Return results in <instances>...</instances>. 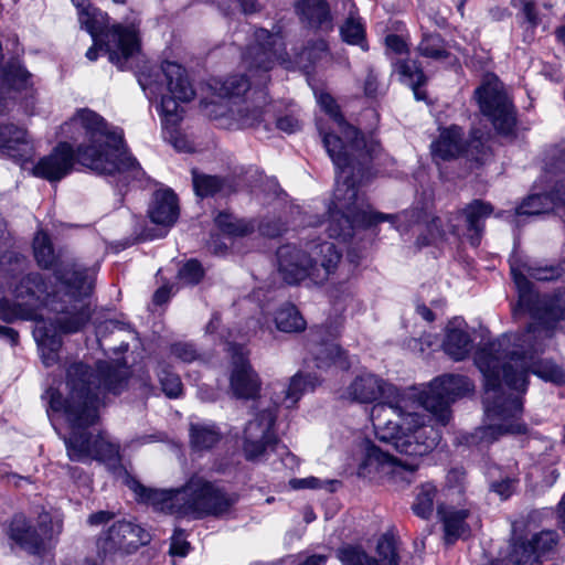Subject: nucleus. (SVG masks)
<instances>
[{
	"instance_id": "41",
	"label": "nucleus",
	"mask_w": 565,
	"mask_h": 565,
	"mask_svg": "<svg viewBox=\"0 0 565 565\" xmlns=\"http://www.w3.org/2000/svg\"><path fill=\"white\" fill-rule=\"evenodd\" d=\"M342 40L348 44L360 45L363 50L366 49L364 43V29L362 23L349 17L340 29Z\"/></svg>"
},
{
	"instance_id": "24",
	"label": "nucleus",
	"mask_w": 565,
	"mask_h": 565,
	"mask_svg": "<svg viewBox=\"0 0 565 565\" xmlns=\"http://www.w3.org/2000/svg\"><path fill=\"white\" fill-rule=\"evenodd\" d=\"M0 152L17 161H26L33 154V146L26 131L14 125H0Z\"/></svg>"
},
{
	"instance_id": "55",
	"label": "nucleus",
	"mask_w": 565,
	"mask_h": 565,
	"mask_svg": "<svg viewBox=\"0 0 565 565\" xmlns=\"http://www.w3.org/2000/svg\"><path fill=\"white\" fill-rule=\"evenodd\" d=\"M466 479V472L461 468L451 469L447 475L448 483L461 488Z\"/></svg>"
},
{
	"instance_id": "5",
	"label": "nucleus",
	"mask_w": 565,
	"mask_h": 565,
	"mask_svg": "<svg viewBox=\"0 0 565 565\" xmlns=\"http://www.w3.org/2000/svg\"><path fill=\"white\" fill-rule=\"evenodd\" d=\"M341 398L360 404L373 403L371 420L376 437L399 454L422 457L439 443L440 434L414 411L415 401L392 383L371 372H361L343 388Z\"/></svg>"
},
{
	"instance_id": "1",
	"label": "nucleus",
	"mask_w": 565,
	"mask_h": 565,
	"mask_svg": "<svg viewBox=\"0 0 565 565\" xmlns=\"http://www.w3.org/2000/svg\"><path fill=\"white\" fill-rule=\"evenodd\" d=\"M555 327L534 321L523 332L504 334L477 350L475 363L484 377L486 425L470 435L468 444L489 445L504 434L527 433L521 420L522 401L518 396H503L501 385L524 392L530 372L545 381L565 382L562 367L552 361L539 360Z\"/></svg>"
},
{
	"instance_id": "6",
	"label": "nucleus",
	"mask_w": 565,
	"mask_h": 565,
	"mask_svg": "<svg viewBox=\"0 0 565 565\" xmlns=\"http://www.w3.org/2000/svg\"><path fill=\"white\" fill-rule=\"evenodd\" d=\"M33 253L40 267L54 268L61 301L73 303L75 317L68 318V313L73 315L72 310H63L62 328L68 332L79 331L92 316L88 297L94 288L95 270L70 257L62 249L56 253L49 235L43 231L34 236Z\"/></svg>"
},
{
	"instance_id": "13",
	"label": "nucleus",
	"mask_w": 565,
	"mask_h": 565,
	"mask_svg": "<svg viewBox=\"0 0 565 565\" xmlns=\"http://www.w3.org/2000/svg\"><path fill=\"white\" fill-rule=\"evenodd\" d=\"M278 270L288 284L308 278L322 285L333 275L341 260V253L331 242H310L306 250L295 245H284L277 250Z\"/></svg>"
},
{
	"instance_id": "2",
	"label": "nucleus",
	"mask_w": 565,
	"mask_h": 565,
	"mask_svg": "<svg viewBox=\"0 0 565 565\" xmlns=\"http://www.w3.org/2000/svg\"><path fill=\"white\" fill-rule=\"evenodd\" d=\"M320 107L332 121V131L323 132L319 125L324 148L337 168L335 189L326 232L330 238L347 241L355 228L369 227L388 221L401 230L403 225L417 222L419 213L405 211L399 214L373 212L363 194L356 188L355 171L362 172L369 161L376 156L380 146L375 141L366 142L359 131L349 125L338 109V105L328 93L316 95Z\"/></svg>"
},
{
	"instance_id": "51",
	"label": "nucleus",
	"mask_w": 565,
	"mask_h": 565,
	"mask_svg": "<svg viewBox=\"0 0 565 565\" xmlns=\"http://www.w3.org/2000/svg\"><path fill=\"white\" fill-rule=\"evenodd\" d=\"M289 483L292 489H318L322 487V481L316 477L291 479Z\"/></svg>"
},
{
	"instance_id": "52",
	"label": "nucleus",
	"mask_w": 565,
	"mask_h": 565,
	"mask_svg": "<svg viewBox=\"0 0 565 565\" xmlns=\"http://www.w3.org/2000/svg\"><path fill=\"white\" fill-rule=\"evenodd\" d=\"M277 127L287 134H294L300 129V121L294 116H284L277 119Z\"/></svg>"
},
{
	"instance_id": "11",
	"label": "nucleus",
	"mask_w": 565,
	"mask_h": 565,
	"mask_svg": "<svg viewBox=\"0 0 565 565\" xmlns=\"http://www.w3.org/2000/svg\"><path fill=\"white\" fill-rule=\"evenodd\" d=\"M511 275L519 290V307L529 311L534 321L548 326L565 319V291L539 297L532 290L530 279L550 281L564 274L562 265L539 266L513 258L510 262Z\"/></svg>"
},
{
	"instance_id": "20",
	"label": "nucleus",
	"mask_w": 565,
	"mask_h": 565,
	"mask_svg": "<svg viewBox=\"0 0 565 565\" xmlns=\"http://www.w3.org/2000/svg\"><path fill=\"white\" fill-rule=\"evenodd\" d=\"M227 352L232 356L231 391L237 398H254L260 388L258 375L252 369L247 352L242 344L228 342Z\"/></svg>"
},
{
	"instance_id": "31",
	"label": "nucleus",
	"mask_w": 565,
	"mask_h": 565,
	"mask_svg": "<svg viewBox=\"0 0 565 565\" xmlns=\"http://www.w3.org/2000/svg\"><path fill=\"white\" fill-rule=\"evenodd\" d=\"M192 175L193 188L198 196L205 198L216 193L227 195L235 191L233 183L228 180L215 175L201 174L196 171H192Z\"/></svg>"
},
{
	"instance_id": "27",
	"label": "nucleus",
	"mask_w": 565,
	"mask_h": 565,
	"mask_svg": "<svg viewBox=\"0 0 565 565\" xmlns=\"http://www.w3.org/2000/svg\"><path fill=\"white\" fill-rule=\"evenodd\" d=\"M471 338L467 331V324L459 319L450 321L446 328L443 348L455 361H461L468 356L472 348Z\"/></svg>"
},
{
	"instance_id": "30",
	"label": "nucleus",
	"mask_w": 565,
	"mask_h": 565,
	"mask_svg": "<svg viewBox=\"0 0 565 565\" xmlns=\"http://www.w3.org/2000/svg\"><path fill=\"white\" fill-rule=\"evenodd\" d=\"M9 536L22 548L38 553L43 545V539L32 527L23 515H15L9 527Z\"/></svg>"
},
{
	"instance_id": "40",
	"label": "nucleus",
	"mask_w": 565,
	"mask_h": 565,
	"mask_svg": "<svg viewBox=\"0 0 565 565\" xmlns=\"http://www.w3.org/2000/svg\"><path fill=\"white\" fill-rule=\"evenodd\" d=\"M162 391L170 398L179 397L182 393V382L164 363H160L157 371Z\"/></svg>"
},
{
	"instance_id": "49",
	"label": "nucleus",
	"mask_w": 565,
	"mask_h": 565,
	"mask_svg": "<svg viewBox=\"0 0 565 565\" xmlns=\"http://www.w3.org/2000/svg\"><path fill=\"white\" fill-rule=\"evenodd\" d=\"M512 6L522 10L525 20L532 25L539 24V15L535 10L534 0H512Z\"/></svg>"
},
{
	"instance_id": "10",
	"label": "nucleus",
	"mask_w": 565,
	"mask_h": 565,
	"mask_svg": "<svg viewBox=\"0 0 565 565\" xmlns=\"http://www.w3.org/2000/svg\"><path fill=\"white\" fill-rule=\"evenodd\" d=\"M138 82L145 92L149 90V98L160 94L162 86L166 85L169 94L162 95L160 103L162 126L168 130L169 140L177 150L191 151L190 141L175 130L183 117L180 103H188L195 95L185 70L177 63L164 62L156 74H141Z\"/></svg>"
},
{
	"instance_id": "60",
	"label": "nucleus",
	"mask_w": 565,
	"mask_h": 565,
	"mask_svg": "<svg viewBox=\"0 0 565 565\" xmlns=\"http://www.w3.org/2000/svg\"><path fill=\"white\" fill-rule=\"evenodd\" d=\"M417 312L418 315L425 319L426 321L428 322H431L435 320V315L433 313V311L426 307L425 305H420V306H417Z\"/></svg>"
},
{
	"instance_id": "22",
	"label": "nucleus",
	"mask_w": 565,
	"mask_h": 565,
	"mask_svg": "<svg viewBox=\"0 0 565 565\" xmlns=\"http://www.w3.org/2000/svg\"><path fill=\"white\" fill-rule=\"evenodd\" d=\"M377 558L369 556L359 547L347 546L338 552L343 565H397L395 544L390 537H382L376 546Z\"/></svg>"
},
{
	"instance_id": "56",
	"label": "nucleus",
	"mask_w": 565,
	"mask_h": 565,
	"mask_svg": "<svg viewBox=\"0 0 565 565\" xmlns=\"http://www.w3.org/2000/svg\"><path fill=\"white\" fill-rule=\"evenodd\" d=\"M113 518V514L106 511H98L93 513L88 518V523L90 525H99L108 522Z\"/></svg>"
},
{
	"instance_id": "23",
	"label": "nucleus",
	"mask_w": 565,
	"mask_h": 565,
	"mask_svg": "<svg viewBox=\"0 0 565 565\" xmlns=\"http://www.w3.org/2000/svg\"><path fill=\"white\" fill-rule=\"evenodd\" d=\"M149 534L140 526L127 521L114 523L103 539L105 550L113 548H137L149 541Z\"/></svg>"
},
{
	"instance_id": "12",
	"label": "nucleus",
	"mask_w": 565,
	"mask_h": 565,
	"mask_svg": "<svg viewBox=\"0 0 565 565\" xmlns=\"http://www.w3.org/2000/svg\"><path fill=\"white\" fill-rule=\"evenodd\" d=\"M318 384L317 376H305L297 373L291 377L289 385L276 394L274 406L262 409L253 420L248 422L244 430L243 444V452L247 460H263L268 451L274 450L278 444L274 430L277 405L281 404L287 408L294 407L305 392L313 390Z\"/></svg>"
},
{
	"instance_id": "62",
	"label": "nucleus",
	"mask_w": 565,
	"mask_h": 565,
	"mask_svg": "<svg viewBox=\"0 0 565 565\" xmlns=\"http://www.w3.org/2000/svg\"><path fill=\"white\" fill-rule=\"evenodd\" d=\"M327 557L323 555H312L308 557L301 565H324Z\"/></svg>"
},
{
	"instance_id": "35",
	"label": "nucleus",
	"mask_w": 565,
	"mask_h": 565,
	"mask_svg": "<svg viewBox=\"0 0 565 565\" xmlns=\"http://www.w3.org/2000/svg\"><path fill=\"white\" fill-rule=\"evenodd\" d=\"M191 445L198 450L212 448L220 441L221 433L214 425L192 424L190 428Z\"/></svg>"
},
{
	"instance_id": "64",
	"label": "nucleus",
	"mask_w": 565,
	"mask_h": 565,
	"mask_svg": "<svg viewBox=\"0 0 565 565\" xmlns=\"http://www.w3.org/2000/svg\"><path fill=\"white\" fill-rule=\"evenodd\" d=\"M220 324V318L218 316H213L212 319L210 320L209 324L206 326V331L209 333H213L216 331L217 327Z\"/></svg>"
},
{
	"instance_id": "32",
	"label": "nucleus",
	"mask_w": 565,
	"mask_h": 565,
	"mask_svg": "<svg viewBox=\"0 0 565 565\" xmlns=\"http://www.w3.org/2000/svg\"><path fill=\"white\" fill-rule=\"evenodd\" d=\"M275 323L282 332H301L306 329L307 322L292 303H284L275 315Z\"/></svg>"
},
{
	"instance_id": "25",
	"label": "nucleus",
	"mask_w": 565,
	"mask_h": 565,
	"mask_svg": "<svg viewBox=\"0 0 565 565\" xmlns=\"http://www.w3.org/2000/svg\"><path fill=\"white\" fill-rule=\"evenodd\" d=\"M322 329H317L310 333L309 352L311 353L318 369H328L331 365H338L342 369L349 366V362L343 355L341 349L332 342H320Z\"/></svg>"
},
{
	"instance_id": "53",
	"label": "nucleus",
	"mask_w": 565,
	"mask_h": 565,
	"mask_svg": "<svg viewBox=\"0 0 565 565\" xmlns=\"http://www.w3.org/2000/svg\"><path fill=\"white\" fill-rule=\"evenodd\" d=\"M565 162V154L559 156L557 148L551 149L545 159V168L547 171H554L561 168V163Z\"/></svg>"
},
{
	"instance_id": "26",
	"label": "nucleus",
	"mask_w": 565,
	"mask_h": 565,
	"mask_svg": "<svg viewBox=\"0 0 565 565\" xmlns=\"http://www.w3.org/2000/svg\"><path fill=\"white\" fill-rule=\"evenodd\" d=\"M492 212V205L481 200H473L459 212V214L465 217L467 225L466 235L471 246H479L484 230L483 221L489 217Z\"/></svg>"
},
{
	"instance_id": "19",
	"label": "nucleus",
	"mask_w": 565,
	"mask_h": 565,
	"mask_svg": "<svg viewBox=\"0 0 565 565\" xmlns=\"http://www.w3.org/2000/svg\"><path fill=\"white\" fill-rule=\"evenodd\" d=\"M416 470L417 465L415 462L403 461L381 450L375 445H369L359 466L358 473L363 478L388 477L396 482L411 483Z\"/></svg>"
},
{
	"instance_id": "47",
	"label": "nucleus",
	"mask_w": 565,
	"mask_h": 565,
	"mask_svg": "<svg viewBox=\"0 0 565 565\" xmlns=\"http://www.w3.org/2000/svg\"><path fill=\"white\" fill-rule=\"evenodd\" d=\"M190 551V544L182 530H175L171 537L170 554L184 557Z\"/></svg>"
},
{
	"instance_id": "38",
	"label": "nucleus",
	"mask_w": 565,
	"mask_h": 565,
	"mask_svg": "<svg viewBox=\"0 0 565 565\" xmlns=\"http://www.w3.org/2000/svg\"><path fill=\"white\" fill-rule=\"evenodd\" d=\"M73 4L77 8L78 20L90 35H94L99 29V19L102 14L96 8L92 7L88 0H72Z\"/></svg>"
},
{
	"instance_id": "46",
	"label": "nucleus",
	"mask_w": 565,
	"mask_h": 565,
	"mask_svg": "<svg viewBox=\"0 0 565 565\" xmlns=\"http://www.w3.org/2000/svg\"><path fill=\"white\" fill-rule=\"evenodd\" d=\"M171 355L184 363H191L199 359L200 354L194 344L189 342H175L170 348Z\"/></svg>"
},
{
	"instance_id": "17",
	"label": "nucleus",
	"mask_w": 565,
	"mask_h": 565,
	"mask_svg": "<svg viewBox=\"0 0 565 565\" xmlns=\"http://www.w3.org/2000/svg\"><path fill=\"white\" fill-rule=\"evenodd\" d=\"M99 41L110 63L121 71L131 68L141 52L140 21L134 19L114 24Z\"/></svg>"
},
{
	"instance_id": "29",
	"label": "nucleus",
	"mask_w": 565,
	"mask_h": 565,
	"mask_svg": "<svg viewBox=\"0 0 565 565\" xmlns=\"http://www.w3.org/2000/svg\"><path fill=\"white\" fill-rule=\"evenodd\" d=\"M153 223L172 225L179 215L175 194L170 190L159 191L154 194L152 206L149 210Z\"/></svg>"
},
{
	"instance_id": "9",
	"label": "nucleus",
	"mask_w": 565,
	"mask_h": 565,
	"mask_svg": "<svg viewBox=\"0 0 565 565\" xmlns=\"http://www.w3.org/2000/svg\"><path fill=\"white\" fill-rule=\"evenodd\" d=\"M331 60L332 56L323 40L309 43L295 60H291L286 52L281 35L269 33L265 29L254 31V43L247 46L242 56L243 66L249 77L254 78L255 85H264L267 82V73L276 63L287 68L294 65L308 68L319 63H329Z\"/></svg>"
},
{
	"instance_id": "63",
	"label": "nucleus",
	"mask_w": 565,
	"mask_h": 565,
	"mask_svg": "<svg viewBox=\"0 0 565 565\" xmlns=\"http://www.w3.org/2000/svg\"><path fill=\"white\" fill-rule=\"evenodd\" d=\"M365 94L374 96L376 94V83L373 76H369L365 82Z\"/></svg>"
},
{
	"instance_id": "7",
	"label": "nucleus",
	"mask_w": 565,
	"mask_h": 565,
	"mask_svg": "<svg viewBox=\"0 0 565 565\" xmlns=\"http://www.w3.org/2000/svg\"><path fill=\"white\" fill-rule=\"evenodd\" d=\"M129 488L137 499L150 504L154 510L178 516L222 515L235 503L236 497L202 477H192L182 488L159 490L146 488L136 480L129 481Z\"/></svg>"
},
{
	"instance_id": "33",
	"label": "nucleus",
	"mask_w": 565,
	"mask_h": 565,
	"mask_svg": "<svg viewBox=\"0 0 565 565\" xmlns=\"http://www.w3.org/2000/svg\"><path fill=\"white\" fill-rule=\"evenodd\" d=\"M437 487L431 482H426L416 488L415 499L412 504L414 514L424 520L429 519L434 511Z\"/></svg>"
},
{
	"instance_id": "16",
	"label": "nucleus",
	"mask_w": 565,
	"mask_h": 565,
	"mask_svg": "<svg viewBox=\"0 0 565 565\" xmlns=\"http://www.w3.org/2000/svg\"><path fill=\"white\" fill-rule=\"evenodd\" d=\"M476 97L481 113L489 118L495 130L504 136L511 135L516 122L515 113L499 78L487 75L476 89Z\"/></svg>"
},
{
	"instance_id": "54",
	"label": "nucleus",
	"mask_w": 565,
	"mask_h": 565,
	"mask_svg": "<svg viewBox=\"0 0 565 565\" xmlns=\"http://www.w3.org/2000/svg\"><path fill=\"white\" fill-rule=\"evenodd\" d=\"M386 46L397 54H402L406 51L405 41L396 34H390L385 39Z\"/></svg>"
},
{
	"instance_id": "15",
	"label": "nucleus",
	"mask_w": 565,
	"mask_h": 565,
	"mask_svg": "<svg viewBox=\"0 0 565 565\" xmlns=\"http://www.w3.org/2000/svg\"><path fill=\"white\" fill-rule=\"evenodd\" d=\"M473 391L472 382L465 375L445 374L436 377L428 390L418 396L414 409L422 406L443 426L451 419L450 404Z\"/></svg>"
},
{
	"instance_id": "48",
	"label": "nucleus",
	"mask_w": 565,
	"mask_h": 565,
	"mask_svg": "<svg viewBox=\"0 0 565 565\" xmlns=\"http://www.w3.org/2000/svg\"><path fill=\"white\" fill-rule=\"evenodd\" d=\"M429 237H419L417 239V244L422 246L429 245L430 243L436 242L437 239H443L445 237V231L441 226V220L439 217L434 218L429 225L427 226Z\"/></svg>"
},
{
	"instance_id": "42",
	"label": "nucleus",
	"mask_w": 565,
	"mask_h": 565,
	"mask_svg": "<svg viewBox=\"0 0 565 565\" xmlns=\"http://www.w3.org/2000/svg\"><path fill=\"white\" fill-rule=\"evenodd\" d=\"M303 13L315 26H322L330 21L329 8L323 0H307Z\"/></svg>"
},
{
	"instance_id": "59",
	"label": "nucleus",
	"mask_w": 565,
	"mask_h": 565,
	"mask_svg": "<svg viewBox=\"0 0 565 565\" xmlns=\"http://www.w3.org/2000/svg\"><path fill=\"white\" fill-rule=\"evenodd\" d=\"M169 299V289L167 287L159 288L153 295V301L161 305Z\"/></svg>"
},
{
	"instance_id": "58",
	"label": "nucleus",
	"mask_w": 565,
	"mask_h": 565,
	"mask_svg": "<svg viewBox=\"0 0 565 565\" xmlns=\"http://www.w3.org/2000/svg\"><path fill=\"white\" fill-rule=\"evenodd\" d=\"M557 522L559 527L565 533V494L562 497L557 505Z\"/></svg>"
},
{
	"instance_id": "4",
	"label": "nucleus",
	"mask_w": 565,
	"mask_h": 565,
	"mask_svg": "<svg viewBox=\"0 0 565 565\" xmlns=\"http://www.w3.org/2000/svg\"><path fill=\"white\" fill-rule=\"evenodd\" d=\"M62 135L76 143L60 142L50 154L41 158L33 174L50 182L65 178L77 161L99 174H140L138 161L131 157L124 143L120 130L110 129L105 119L88 109H78L61 127Z\"/></svg>"
},
{
	"instance_id": "18",
	"label": "nucleus",
	"mask_w": 565,
	"mask_h": 565,
	"mask_svg": "<svg viewBox=\"0 0 565 565\" xmlns=\"http://www.w3.org/2000/svg\"><path fill=\"white\" fill-rule=\"evenodd\" d=\"M484 134L473 130L470 139L463 138V131L459 126L452 125L440 131L439 137L431 143V152L435 158L450 160L460 156L481 162L488 154Z\"/></svg>"
},
{
	"instance_id": "3",
	"label": "nucleus",
	"mask_w": 565,
	"mask_h": 565,
	"mask_svg": "<svg viewBox=\"0 0 565 565\" xmlns=\"http://www.w3.org/2000/svg\"><path fill=\"white\" fill-rule=\"evenodd\" d=\"M124 381L122 372L108 362H98L93 371L83 362L73 361L66 365L62 386L46 391L50 408L62 413L70 427V435L64 438V443L71 460H96L113 470L120 467L119 445L105 434L88 433L87 428L99 418L102 395L106 391L119 393Z\"/></svg>"
},
{
	"instance_id": "21",
	"label": "nucleus",
	"mask_w": 565,
	"mask_h": 565,
	"mask_svg": "<svg viewBox=\"0 0 565 565\" xmlns=\"http://www.w3.org/2000/svg\"><path fill=\"white\" fill-rule=\"evenodd\" d=\"M73 303L61 306V308L54 307L53 311L57 312L55 322L40 321L35 324L33 330L34 339L40 348L42 362L45 366L54 365L58 360V351L62 347L61 332L70 333L64 330L61 324L63 310H72ZM68 318H74L75 315L68 313Z\"/></svg>"
},
{
	"instance_id": "28",
	"label": "nucleus",
	"mask_w": 565,
	"mask_h": 565,
	"mask_svg": "<svg viewBox=\"0 0 565 565\" xmlns=\"http://www.w3.org/2000/svg\"><path fill=\"white\" fill-rule=\"evenodd\" d=\"M437 515L444 524L445 539L447 543H452L469 533V526L466 521L469 516V510H458L454 507L439 504L437 507Z\"/></svg>"
},
{
	"instance_id": "61",
	"label": "nucleus",
	"mask_w": 565,
	"mask_h": 565,
	"mask_svg": "<svg viewBox=\"0 0 565 565\" xmlns=\"http://www.w3.org/2000/svg\"><path fill=\"white\" fill-rule=\"evenodd\" d=\"M93 40H94V45L92 47H89L86 52V57L89 60V61H96L97 60V56H98V51H97V44H98V40H97V31L95 32L94 35H92Z\"/></svg>"
},
{
	"instance_id": "37",
	"label": "nucleus",
	"mask_w": 565,
	"mask_h": 565,
	"mask_svg": "<svg viewBox=\"0 0 565 565\" xmlns=\"http://www.w3.org/2000/svg\"><path fill=\"white\" fill-rule=\"evenodd\" d=\"M6 82L14 89H25L31 85V73L18 60L10 61L3 70Z\"/></svg>"
},
{
	"instance_id": "34",
	"label": "nucleus",
	"mask_w": 565,
	"mask_h": 565,
	"mask_svg": "<svg viewBox=\"0 0 565 565\" xmlns=\"http://www.w3.org/2000/svg\"><path fill=\"white\" fill-rule=\"evenodd\" d=\"M418 53L434 61H446L451 58V52L439 34H424L417 46Z\"/></svg>"
},
{
	"instance_id": "57",
	"label": "nucleus",
	"mask_w": 565,
	"mask_h": 565,
	"mask_svg": "<svg viewBox=\"0 0 565 565\" xmlns=\"http://www.w3.org/2000/svg\"><path fill=\"white\" fill-rule=\"evenodd\" d=\"M0 337L8 339L12 344L19 341V333L13 328L0 326Z\"/></svg>"
},
{
	"instance_id": "14",
	"label": "nucleus",
	"mask_w": 565,
	"mask_h": 565,
	"mask_svg": "<svg viewBox=\"0 0 565 565\" xmlns=\"http://www.w3.org/2000/svg\"><path fill=\"white\" fill-rule=\"evenodd\" d=\"M250 83L245 75L228 76L218 89L221 100L202 102V110L212 119L225 120L226 128L256 126L262 119V109L243 98Z\"/></svg>"
},
{
	"instance_id": "39",
	"label": "nucleus",
	"mask_w": 565,
	"mask_h": 565,
	"mask_svg": "<svg viewBox=\"0 0 565 565\" xmlns=\"http://www.w3.org/2000/svg\"><path fill=\"white\" fill-rule=\"evenodd\" d=\"M217 227L227 235L242 236L249 233L253 226L242 220H237L230 213L221 212L215 217Z\"/></svg>"
},
{
	"instance_id": "45",
	"label": "nucleus",
	"mask_w": 565,
	"mask_h": 565,
	"mask_svg": "<svg viewBox=\"0 0 565 565\" xmlns=\"http://www.w3.org/2000/svg\"><path fill=\"white\" fill-rule=\"evenodd\" d=\"M204 270L195 259L186 262L179 270V277L185 284H198L203 277Z\"/></svg>"
},
{
	"instance_id": "43",
	"label": "nucleus",
	"mask_w": 565,
	"mask_h": 565,
	"mask_svg": "<svg viewBox=\"0 0 565 565\" xmlns=\"http://www.w3.org/2000/svg\"><path fill=\"white\" fill-rule=\"evenodd\" d=\"M512 558L518 565H539L541 557L534 545L521 542L514 545Z\"/></svg>"
},
{
	"instance_id": "44",
	"label": "nucleus",
	"mask_w": 565,
	"mask_h": 565,
	"mask_svg": "<svg viewBox=\"0 0 565 565\" xmlns=\"http://www.w3.org/2000/svg\"><path fill=\"white\" fill-rule=\"evenodd\" d=\"M527 543L535 546V550L542 558L556 545L557 533L555 531H542L527 541Z\"/></svg>"
},
{
	"instance_id": "50",
	"label": "nucleus",
	"mask_w": 565,
	"mask_h": 565,
	"mask_svg": "<svg viewBox=\"0 0 565 565\" xmlns=\"http://www.w3.org/2000/svg\"><path fill=\"white\" fill-rule=\"evenodd\" d=\"M515 479L505 478L501 481H495L491 483V489L495 493H498L502 499H508L515 488Z\"/></svg>"
},
{
	"instance_id": "8",
	"label": "nucleus",
	"mask_w": 565,
	"mask_h": 565,
	"mask_svg": "<svg viewBox=\"0 0 565 565\" xmlns=\"http://www.w3.org/2000/svg\"><path fill=\"white\" fill-rule=\"evenodd\" d=\"M25 263V257L14 252H8L0 258V279L12 277L10 290L13 300L0 299V319L8 323L15 320H29L35 321L36 324L44 321L42 310L50 303L52 305L51 310L54 307L65 306L57 292L52 297L49 284L42 274L15 275L24 268ZM66 305L68 303L66 302Z\"/></svg>"
},
{
	"instance_id": "36",
	"label": "nucleus",
	"mask_w": 565,
	"mask_h": 565,
	"mask_svg": "<svg viewBox=\"0 0 565 565\" xmlns=\"http://www.w3.org/2000/svg\"><path fill=\"white\" fill-rule=\"evenodd\" d=\"M394 70L401 82L408 86L425 84L426 76L418 63L411 58H399L394 63Z\"/></svg>"
}]
</instances>
